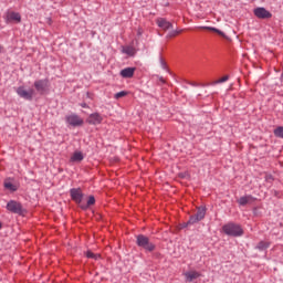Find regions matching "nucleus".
Returning a JSON list of instances; mask_svg holds the SVG:
<instances>
[{
    "instance_id": "16",
    "label": "nucleus",
    "mask_w": 283,
    "mask_h": 283,
    "mask_svg": "<svg viewBox=\"0 0 283 283\" xmlns=\"http://www.w3.org/2000/svg\"><path fill=\"white\" fill-rule=\"evenodd\" d=\"M84 158L83 153L75 151L71 157V163H81Z\"/></svg>"
},
{
    "instance_id": "14",
    "label": "nucleus",
    "mask_w": 283,
    "mask_h": 283,
    "mask_svg": "<svg viewBox=\"0 0 283 283\" xmlns=\"http://www.w3.org/2000/svg\"><path fill=\"white\" fill-rule=\"evenodd\" d=\"M251 202H255V198L251 195L238 199V205H240V207H247V205H251Z\"/></svg>"
},
{
    "instance_id": "29",
    "label": "nucleus",
    "mask_w": 283,
    "mask_h": 283,
    "mask_svg": "<svg viewBox=\"0 0 283 283\" xmlns=\"http://www.w3.org/2000/svg\"><path fill=\"white\" fill-rule=\"evenodd\" d=\"M157 78L159 80V83H161V85H165V83H166L165 77L157 76Z\"/></svg>"
},
{
    "instance_id": "19",
    "label": "nucleus",
    "mask_w": 283,
    "mask_h": 283,
    "mask_svg": "<svg viewBox=\"0 0 283 283\" xmlns=\"http://www.w3.org/2000/svg\"><path fill=\"white\" fill-rule=\"evenodd\" d=\"M4 189H9V191H17L19 189V187H17V185L7 181L4 182Z\"/></svg>"
},
{
    "instance_id": "6",
    "label": "nucleus",
    "mask_w": 283,
    "mask_h": 283,
    "mask_svg": "<svg viewBox=\"0 0 283 283\" xmlns=\"http://www.w3.org/2000/svg\"><path fill=\"white\" fill-rule=\"evenodd\" d=\"M33 87L39 94L43 95L45 94L46 90H49L50 87V80L48 78L36 80L33 83Z\"/></svg>"
},
{
    "instance_id": "32",
    "label": "nucleus",
    "mask_w": 283,
    "mask_h": 283,
    "mask_svg": "<svg viewBox=\"0 0 283 283\" xmlns=\"http://www.w3.org/2000/svg\"><path fill=\"white\" fill-rule=\"evenodd\" d=\"M281 83H283V72H282V74H281Z\"/></svg>"
},
{
    "instance_id": "23",
    "label": "nucleus",
    "mask_w": 283,
    "mask_h": 283,
    "mask_svg": "<svg viewBox=\"0 0 283 283\" xmlns=\"http://www.w3.org/2000/svg\"><path fill=\"white\" fill-rule=\"evenodd\" d=\"M227 81H229V75H224L223 77L212 82L211 85H219V83H227Z\"/></svg>"
},
{
    "instance_id": "12",
    "label": "nucleus",
    "mask_w": 283,
    "mask_h": 283,
    "mask_svg": "<svg viewBox=\"0 0 283 283\" xmlns=\"http://www.w3.org/2000/svg\"><path fill=\"white\" fill-rule=\"evenodd\" d=\"M157 25L158 28H160L161 30H171V28H174V24L169 21H167V19L165 18H159L157 19Z\"/></svg>"
},
{
    "instance_id": "27",
    "label": "nucleus",
    "mask_w": 283,
    "mask_h": 283,
    "mask_svg": "<svg viewBox=\"0 0 283 283\" xmlns=\"http://www.w3.org/2000/svg\"><path fill=\"white\" fill-rule=\"evenodd\" d=\"M265 182H273V175H265Z\"/></svg>"
},
{
    "instance_id": "1",
    "label": "nucleus",
    "mask_w": 283,
    "mask_h": 283,
    "mask_svg": "<svg viewBox=\"0 0 283 283\" xmlns=\"http://www.w3.org/2000/svg\"><path fill=\"white\" fill-rule=\"evenodd\" d=\"M223 233L230 238H240L244 235V230L241 224L229 222L222 227Z\"/></svg>"
},
{
    "instance_id": "8",
    "label": "nucleus",
    "mask_w": 283,
    "mask_h": 283,
    "mask_svg": "<svg viewBox=\"0 0 283 283\" xmlns=\"http://www.w3.org/2000/svg\"><path fill=\"white\" fill-rule=\"evenodd\" d=\"M71 199L76 202V205H81L83 202V190L81 188H72L70 189Z\"/></svg>"
},
{
    "instance_id": "20",
    "label": "nucleus",
    "mask_w": 283,
    "mask_h": 283,
    "mask_svg": "<svg viewBox=\"0 0 283 283\" xmlns=\"http://www.w3.org/2000/svg\"><path fill=\"white\" fill-rule=\"evenodd\" d=\"M205 30H209L210 32H216L220 36H224V32L220 31V29H216L214 27H203Z\"/></svg>"
},
{
    "instance_id": "33",
    "label": "nucleus",
    "mask_w": 283,
    "mask_h": 283,
    "mask_svg": "<svg viewBox=\"0 0 283 283\" xmlns=\"http://www.w3.org/2000/svg\"><path fill=\"white\" fill-rule=\"evenodd\" d=\"M125 53H126V54H129V49H127V50L125 51Z\"/></svg>"
},
{
    "instance_id": "22",
    "label": "nucleus",
    "mask_w": 283,
    "mask_h": 283,
    "mask_svg": "<svg viewBox=\"0 0 283 283\" xmlns=\"http://www.w3.org/2000/svg\"><path fill=\"white\" fill-rule=\"evenodd\" d=\"M274 136H276V138H283V126H279L274 129Z\"/></svg>"
},
{
    "instance_id": "34",
    "label": "nucleus",
    "mask_w": 283,
    "mask_h": 283,
    "mask_svg": "<svg viewBox=\"0 0 283 283\" xmlns=\"http://www.w3.org/2000/svg\"><path fill=\"white\" fill-rule=\"evenodd\" d=\"M1 50H3V46H1V44H0V52H1Z\"/></svg>"
},
{
    "instance_id": "21",
    "label": "nucleus",
    "mask_w": 283,
    "mask_h": 283,
    "mask_svg": "<svg viewBox=\"0 0 283 283\" xmlns=\"http://www.w3.org/2000/svg\"><path fill=\"white\" fill-rule=\"evenodd\" d=\"M95 203H96V199L94 198V196H90L86 202V206H82V209H87V207H92V205H95Z\"/></svg>"
},
{
    "instance_id": "4",
    "label": "nucleus",
    "mask_w": 283,
    "mask_h": 283,
    "mask_svg": "<svg viewBox=\"0 0 283 283\" xmlns=\"http://www.w3.org/2000/svg\"><path fill=\"white\" fill-rule=\"evenodd\" d=\"M205 216H207V208H198L197 213L189 218L188 222L186 223V227H189V224H198V222L205 220Z\"/></svg>"
},
{
    "instance_id": "2",
    "label": "nucleus",
    "mask_w": 283,
    "mask_h": 283,
    "mask_svg": "<svg viewBox=\"0 0 283 283\" xmlns=\"http://www.w3.org/2000/svg\"><path fill=\"white\" fill-rule=\"evenodd\" d=\"M136 244L140 249H144L146 253H151L153 251H156V244H154L145 234H138L136 237Z\"/></svg>"
},
{
    "instance_id": "35",
    "label": "nucleus",
    "mask_w": 283,
    "mask_h": 283,
    "mask_svg": "<svg viewBox=\"0 0 283 283\" xmlns=\"http://www.w3.org/2000/svg\"><path fill=\"white\" fill-rule=\"evenodd\" d=\"M3 226L1 224V222H0V229L2 228Z\"/></svg>"
},
{
    "instance_id": "28",
    "label": "nucleus",
    "mask_w": 283,
    "mask_h": 283,
    "mask_svg": "<svg viewBox=\"0 0 283 283\" xmlns=\"http://www.w3.org/2000/svg\"><path fill=\"white\" fill-rule=\"evenodd\" d=\"M188 85H191L192 87H200V84L196 82H188Z\"/></svg>"
},
{
    "instance_id": "15",
    "label": "nucleus",
    "mask_w": 283,
    "mask_h": 283,
    "mask_svg": "<svg viewBox=\"0 0 283 283\" xmlns=\"http://www.w3.org/2000/svg\"><path fill=\"white\" fill-rule=\"evenodd\" d=\"M186 277V282H193V280H198L200 277V272L198 271H188L184 273Z\"/></svg>"
},
{
    "instance_id": "7",
    "label": "nucleus",
    "mask_w": 283,
    "mask_h": 283,
    "mask_svg": "<svg viewBox=\"0 0 283 283\" xmlns=\"http://www.w3.org/2000/svg\"><path fill=\"white\" fill-rule=\"evenodd\" d=\"M65 120L67 125H71V127H81L83 125V118L77 114L66 115Z\"/></svg>"
},
{
    "instance_id": "5",
    "label": "nucleus",
    "mask_w": 283,
    "mask_h": 283,
    "mask_svg": "<svg viewBox=\"0 0 283 283\" xmlns=\"http://www.w3.org/2000/svg\"><path fill=\"white\" fill-rule=\"evenodd\" d=\"M15 93L20 98H23L24 101H32L36 92L34 91V88L25 90V86H19L15 90Z\"/></svg>"
},
{
    "instance_id": "30",
    "label": "nucleus",
    "mask_w": 283,
    "mask_h": 283,
    "mask_svg": "<svg viewBox=\"0 0 283 283\" xmlns=\"http://www.w3.org/2000/svg\"><path fill=\"white\" fill-rule=\"evenodd\" d=\"M80 106L84 109H90V105H87V103H81Z\"/></svg>"
},
{
    "instance_id": "11",
    "label": "nucleus",
    "mask_w": 283,
    "mask_h": 283,
    "mask_svg": "<svg viewBox=\"0 0 283 283\" xmlns=\"http://www.w3.org/2000/svg\"><path fill=\"white\" fill-rule=\"evenodd\" d=\"M86 123H88V125H101V123H103V116L101 113H92L87 117Z\"/></svg>"
},
{
    "instance_id": "26",
    "label": "nucleus",
    "mask_w": 283,
    "mask_h": 283,
    "mask_svg": "<svg viewBox=\"0 0 283 283\" xmlns=\"http://www.w3.org/2000/svg\"><path fill=\"white\" fill-rule=\"evenodd\" d=\"M126 94H127V92L120 91V92L115 94V98H123Z\"/></svg>"
},
{
    "instance_id": "18",
    "label": "nucleus",
    "mask_w": 283,
    "mask_h": 283,
    "mask_svg": "<svg viewBox=\"0 0 283 283\" xmlns=\"http://www.w3.org/2000/svg\"><path fill=\"white\" fill-rule=\"evenodd\" d=\"M85 255L90 260H101V254H96V253L92 252V250L86 251Z\"/></svg>"
},
{
    "instance_id": "3",
    "label": "nucleus",
    "mask_w": 283,
    "mask_h": 283,
    "mask_svg": "<svg viewBox=\"0 0 283 283\" xmlns=\"http://www.w3.org/2000/svg\"><path fill=\"white\" fill-rule=\"evenodd\" d=\"M7 210H9L10 213H15L17 216H23L25 213L23 205L17 200H10L7 203Z\"/></svg>"
},
{
    "instance_id": "31",
    "label": "nucleus",
    "mask_w": 283,
    "mask_h": 283,
    "mask_svg": "<svg viewBox=\"0 0 283 283\" xmlns=\"http://www.w3.org/2000/svg\"><path fill=\"white\" fill-rule=\"evenodd\" d=\"M137 34H138V36L143 35V30L139 29Z\"/></svg>"
},
{
    "instance_id": "17",
    "label": "nucleus",
    "mask_w": 283,
    "mask_h": 283,
    "mask_svg": "<svg viewBox=\"0 0 283 283\" xmlns=\"http://www.w3.org/2000/svg\"><path fill=\"white\" fill-rule=\"evenodd\" d=\"M270 247H271L270 242L261 241V242L258 243L256 249L259 251H266V249H269Z\"/></svg>"
},
{
    "instance_id": "25",
    "label": "nucleus",
    "mask_w": 283,
    "mask_h": 283,
    "mask_svg": "<svg viewBox=\"0 0 283 283\" xmlns=\"http://www.w3.org/2000/svg\"><path fill=\"white\" fill-rule=\"evenodd\" d=\"M159 63L163 70H167V62L163 59V56L159 57Z\"/></svg>"
},
{
    "instance_id": "10",
    "label": "nucleus",
    "mask_w": 283,
    "mask_h": 283,
    "mask_svg": "<svg viewBox=\"0 0 283 283\" xmlns=\"http://www.w3.org/2000/svg\"><path fill=\"white\" fill-rule=\"evenodd\" d=\"M254 15H256L258 19H271V17H273V14L269 10L264 9V7L254 9Z\"/></svg>"
},
{
    "instance_id": "13",
    "label": "nucleus",
    "mask_w": 283,
    "mask_h": 283,
    "mask_svg": "<svg viewBox=\"0 0 283 283\" xmlns=\"http://www.w3.org/2000/svg\"><path fill=\"white\" fill-rule=\"evenodd\" d=\"M135 72L136 67H125L119 72V76H122V78H134Z\"/></svg>"
},
{
    "instance_id": "24",
    "label": "nucleus",
    "mask_w": 283,
    "mask_h": 283,
    "mask_svg": "<svg viewBox=\"0 0 283 283\" xmlns=\"http://www.w3.org/2000/svg\"><path fill=\"white\" fill-rule=\"evenodd\" d=\"M182 30H172L167 34V39H172L174 36H178Z\"/></svg>"
},
{
    "instance_id": "9",
    "label": "nucleus",
    "mask_w": 283,
    "mask_h": 283,
    "mask_svg": "<svg viewBox=\"0 0 283 283\" xmlns=\"http://www.w3.org/2000/svg\"><path fill=\"white\" fill-rule=\"evenodd\" d=\"M6 23H12V21H15V23H21V13L19 12H7L4 15Z\"/></svg>"
}]
</instances>
